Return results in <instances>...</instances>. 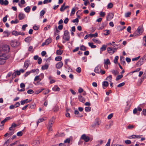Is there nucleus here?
<instances>
[{"label":"nucleus","instance_id":"obj_50","mask_svg":"<svg viewBox=\"0 0 146 146\" xmlns=\"http://www.w3.org/2000/svg\"><path fill=\"white\" fill-rule=\"evenodd\" d=\"M111 75H110L109 76L106 78V80H108L109 81H111Z\"/></svg>","mask_w":146,"mask_h":146},{"label":"nucleus","instance_id":"obj_34","mask_svg":"<svg viewBox=\"0 0 146 146\" xmlns=\"http://www.w3.org/2000/svg\"><path fill=\"white\" fill-rule=\"evenodd\" d=\"M62 58L61 56H58L56 57L55 59L56 61H60L62 60Z\"/></svg>","mask_w":146,"mask_h":146},{"label":"nucleus","instance_id":"obj_58","mask_svg":"<svg viewBox=\"0 0 146 146\" xmlns=\"http://www.w3.org/2000/svg\"><path fill=\"white\" fill-rule=\"evenodd\" d=\"M27 93L28 94H32L34 93V91L33 90L31 89H30L28 90Z\"/></svg>","mask_w":146,"mask_h":146},{"label":"nucleus","instance_id":"obj_51","mask_svg":"<svg viewBox=\"0 0 146 146\" xmlns=\"http://www.w3.org/2000/svg\"><path fill=\"white\" fill-rule=\"evenodd\" d=\"M104 31H106V33H104V35H108L110 34V31L109 30H105Z\"/></svg>","mask_w":146,"mask_h":146},{"label":"nucleus","instance_id":"obj_56","mask_svg":"<svg viewBox=\"0 0 146 146\" xmlns=\"http://www.w3.org/2000/svg\"><path fill=\"white\" fill-rule=\"evenodd\" d=\"M17 135L18 136H21L22 135L23 132L22 131H19L17 133Z\"/></svg>","mask_w":146,"mask_h":146},{"label":"nucleus","instance_id":"obj_2","mask_svg":"<svg viewBox=\"0 0 146 146\" xmlns=\"http://www.w3.org/2000/svg\"><path fill=\"white\" fill-rule=\"evenodd\" d=\"M143 31V29L142 27L139 26L137 29L135 31L134 33L136 37H137L141 35Z\"/></svg>","mask_w":146,"mask_h":146},{"label":"nucleus","instance_id":"obj_45","mask_svg":"<svg viewBox=\"0 0 146 146\" xmlns=\"http://www.w3.org/2000/svg\"><path fill=\"white\" fill-rule=\"evenodd\" d=\"M123 77V75L122 74H121V75H119L116 78V80L117 81L118 80L121 78Z\"/></svg>","mask_w":146,"mask_h":146},{"label":"nucleus","instance_id":"obj_33","mask_svg":"<svg viewBox=\"0 0 146 146\" xmlns=\"http://www.w3.org/2000/svg\"><path fill=\"white\" fill-rule=\"evenodd\" d=\"M107 47V46L106 45H103L102 47L100 48V50L104 51L106 50Z\"/></svg>","mask_w":146,"mask_h":146},{"label":"nucleus","instance_id":"obj_57","mask_svg":"<svg viewBox=\"0 0 146 146\" xmlns=\"http://www.w3.org/2000/svg\"><path fill=\"white\" fill-rule=\"evenodd\" d=\"M131 27L130 26H129L127 28V31L130 33H131Z\"/></svg>","mask_w":146,"mask_h":146},{"label":"nucleus","instance_id":"obj_42","mask_svg":"<svg viewBox=\"0 0 146 146\" xmlns=\"http://www.w3.org/2000/svg\"><path fill=\"white\" fill-rule=\"evenodd\" d=\"M48 79L50 80V83L51 84H52L55 82V81L54 80L52 79L51 76H50L49 77Z\"/></svg>","mask_w":146,"mask_h":146},{"label":"nucleus","instance_id":"obj_28","mask_svg":"<svg viewBox=\"0 0 146 146\" xmlns=\"http://www.w3.org/2000/svg\"><path fill=\"white\" fill-rule=\"evenodd\" d=\"M88 44L89 46L92 48H95L96 47V45H94L93 44V43H92L88 42Z\"/></svg>","mask_w":146,"mask_h":146},{"label":"nucleus","instance_id":"obj_37","mask_svg":"<svg viewBox=\"0 0 146 146\" xmlns=\"http://www.w3.org/2000/svg\"><path fill=\"white\" fill-rule=\"evenodd\" d=\"M29 64V62L28 61H26L25 62L24 67L26 68V69L28 67Z\"/></svg>","mask_w":146,"mask_h":146},{"label":"nucleus","instance_id":"obj_59","mask_svg":"<svg viewBox=\"0 0 146 146\" xmlns=\"http://www.w3.org/2000/svg\"><path fill=\"white\" fill-rule=\"evenodd\" d=\"M70 141V139L69 138L66 139L64 141V143H69Z\"/></svg>","mask_w":146,"mask_h":146},{"label":"nucleus","instance_id":"obj_16","mask_svg":"<svg viewBox=\"0 0 146 146\" xmlns=\"http://www.w3.org/2000/svg\"><path fill=\"white\" fill-rule=\"evenodd\" d=\"M17 125L15 123H13L11 125V127H10L9 128V130L10 131H14V129H13L15 128V127L17 126Z\"/></svg>","mask_w":146,"mask_h":146},{"label":"nucleus","instance_id":"obj_10","mask_svg":"<svg viewBox=\"0 0 146 146\" xmlns=\"http://www.w3.org/2000/svg\"><path fill=\"white\" fill-rule=\"evenodd\" d=\"M113 15L112 13H109L107 17L106 20L108 21H110L111 20L113 17Z\"/></svg>","mask_w":146,"mask_h":146},{"label":"nucleus","instance_id":"obj_30","mask_svg":"<svg viewBox=\"0 0 146 146\" xmlns=\"http://www.w3.org/2000/svg\"><path fill=\"white\" fill-rule=\"evenodd\" d=\"M48 67V65L47 64H45L42 66L41 67L42 70H44L47 69Z\"/></svg>","mask_w":146,"mask_h":146},{"label":"nucleus","instance_id":"obj_11","mask_svg":"<svg viewBox=\"0 0 146 146\" xmlns=\"http://www.w3.org/2000/svg\"><path fill=\"white\" fill-rule=\"evenodd\" d=\"M108 52L110 54H112L115 52V51L113 50V48L108 47L107 48Z\"/></svg>","mask_w":146,"mask_h":146},{"label":"nucleus","instance_id":"obj_4","mask_svg":"<svg viewBox=\"0 0 146 146\" xmlns=\"http://www.w3.org/2000/svg\"><path fill=\"white\" fill-rule=\"evenodd\" d=\"M81 139L84 140L86 142H88L90 140L89 137L86 136L85 134L82 135L81 136Z\"/></svg>","mask_w":146,"mask_h":146},{"label":"nucleus","instance_id":"obj_23","mask_svg":"<svg viewBox=\"0 0 146 146\" xmlns=\"http://www.w3.org/2000/svg\"><path fill=\"white\" fill-rule=\"evenodd\" d=\"M63 52V50L60 49L57 50L56 51V53L57 55H60L62 54Z\"/></svg>","mask_w":146,"mask_h":146},{"label":"nucleus","instance_id":"obj_38","mask_svg":"<svg viewBox=\"0 0 146 146\" xmlns=\"http://www.w3.org/2000/svg\"><path fill=\"white\" fill-rule=\"evenodd\" d=\"M80 50H82L85 51L86 50V47L83 45H82L80 46Z\"/></svg>","mask_w":146,"mask_h":146},{"label":"nucleus","instance_id":"obj_17","mask_svg":"<svg viewBox=\"0 0 146 146\" xmlns=\"http://www.w3.org/2000/svg\"><path fill=\"white\" fill-rule=\"evenodd\" d=\"M10 117H6L1 122V123L4 125L5 123L7 121L10 119Z\"/></svg>","mask_w":146,"mask_h":146},{"label":"nucleus","instance_id":"obj_52","mask_svg":"<svg viewBox=\"0 0 146 146\" xmlns=\"http://www.w3.org/2000/svg\"><path fill=\"white\" fill-rule=\"evenodd\" d=\"M18 22H19V21L17 19H16L15 20V21H14L13 20L12 21H11V24H13V23L16 24V23H18Z\"/></svg>","mask_w":146,"mask_h":146},{"label":"nucleus","instance_id":"obj_20","mask_svg":"<svg viewBox=\"0 0 146 146\" xmlns=\"http://www.w3.org/2000/svg\"><path fill=\"white\" fill-rule=\"evenodd\" d=\"M25 11L27 13H28L31 10V8L30 7L27 6L24 9Z\"/></svg>","mask_w":146,"mask_h":146},{"label":"nucleus","instance_id":"obj_49","mask_svg":"<svg viewBox=\"0 0 146 146\" xmlns=\"http://www.w3.org/2000/svg\"><path fill=\"white\" fill-rule=\"evenodd\" d=\"M17 43V41H12L11 42V45L13 46H15Z\"/></svg>","mask_w":146,"mask_h":146},{"label":"nucleus","instance_id":"obj_54","mask_svg":"<svg viewBox=\"0 0 146 146\" xmlns=\"http://www.w3.org/2000/svg\"><path fill=\"white\" fill-rule=\"evenodd\" d=\"M130 108V106H128V105H127V106L125 108V112H126Z\"/></svg>","mask_w":146,"mask_h":146},{"label":"nucleus","instance_id":"obj_3","mask_svg":"<svg viewBox=\"0 0 146 146\" xmlns=\"http://www.w3.org/2000/svg\"><path fill=\"white\" fill-rule=\"evenodd\" d=\"M70 38L69 33L67 30L65 31L63 37V38L66 41H69Z\"/></svg>","mask_w":146,"mask_h":146},{"label":"nucleus","instance_id":"obj_36","mask_svg":"<svg viewBox=\"0 0 146 146\" xmlns=\"http://www.w3.org/2000/svg\"><path fill=\"white\" fill-rule=\"evenodd\" d=\"M99 125V123H98V122L97 121L95 124L92 125L90 126V127H92V128H94L95 127V126L96 125H97L98 126V125Z\"/></svg>","mask_w":146,"mask_h":146},{"label":"nucleus","instance_id":"obj_24","mask_svg":"<svg viewBox=\"0 0 146 146\" xmlns=\"http://www.w3.org/2000/svg\"><path fill=\"white\" fill-rule=\"evenodd\" d=\"M100 68L98 67V66L96 67L95 68L94 71L96 73L99 74L100 72Z\"/></svg>","mask_w":146,"mask_h":146},{"label":"nucleus","instance_id":"obj_25","mask_svg":"<svg viewBox=\"0 0 146 146\" xmlns=\"http://www.w3.org/2000/svg\"><path fill=\"white\" fill-rule=\"evenodd\" d=\"M4 36L5 37H8L10 34V33L8 31H4L3 33Z\"/></svg>","mask_w":146,"mask_h":146},{"label":"nucleus","instance_id":"obj_61","mask_svg":"<svg viewBox=\"0 0 146 146\" xmlns=\"http://www.w3.org/2000/svg\"><path fill=\"white\" fill-rule=\"evenodd\" d=\"M125 83L124 82L121 83L119 84L117 86V87H122V86H123L125 85Z\"/></svg>","mask_w":146,"mask_h":146},{"label":"nucleus","instance_id":"obj_55","mask_svg":"<svg viewBox=\"0 0 146 146\" xmlns=\"http://www.w3.org/2000/svg\"><path fill=\"white\" fill-rule=\"evenodd\" d=\"M76 72L78 73H80L81 72V68L78 67L77 68Z\"/></svg>","mask_w":146,"mask_h":146},{"label":"nucleus","instance_id":"obj_31","mask_svg":"<svg viewBox=\"0 0 146 146\" xmlns=\"http://www.w3.org/2000/svg\"><path fill=\"white\" fill-rule=\"evenodd\" d=\"M92 40L94 42L96 43H98L99 44H100L101 43V42L99 40L93 38L92 39Z\"/></svg>","mask_w":146,"mask_h":146},{"label":"nucleus","instance_id":"obj_46","mask_svg":"<svg viewBox=\"0 0 146 146\" xmlns=\"http://www.w3.org/2000/svg\"><path fill=\"white\" fill-rule=\"evenodd\" d=\"M113 7V4L111 3H109L107 6V8L108 9H110L111 8Z\"/></svg>","mask_w":146,"mask_h":146},{"label":"nucleus","instance_id":"obj_35","mask_svg":"<svg viewBox=\"0 0 146 146\" xmlns=\"http://www.w3.org/2000/svg\"><path fill=\"white\" fill-rule=\"evenodd\" d=\"M120 60H121V64L124 65L125 64V62L124 61V59L123 57H120Z\"/></svg>","mask_w":146,"mask_h":146},{"label":"nucleus","instance_id":"obj_13","mask_svg":"<svg viewBox=\"0 0 146 146\" xmlns=\"http://www.w3.org/2000/svg\"><path fill=\"white\" fill-rule=\"evenodd\" d=\"M19 19L20 20L24 19L25 17V15L23 13H20L18 15Z\"/></svg>","mask_w":146,"mask_h":146},{"label":"nucleus","instance_id":"obj_8","mask_svg":"<svg viewBox=\"0 0 146 146\" xmlns=\"http://www.w3.org/2000/svg\"><path fill=\"white\" fill-rule=\"evenodd\" d=\"M52 41L51 39V38H48L46 41L44 42H43L42 44V46H43L45 45H48Z\"/></svg>","mask_w":146,"mask_h":146},{"label":"nucleus","instance_id":"obj_18","mask_svg":"<svg viewBox=\"0 0 146 146\" xmlns=\"http://www.w3.org/2000/svg\"><path fill=\"white\" fill-rule=\"evenodd\" d=\"M78 99L81 102H84L85 101V99L81 95L78 96Z\"/></svg>","mask_w":146,"mask_h":146},{"label":"nucleus","instance_id":"obj_40","mask_svg":"<svg viewBox=\"0 0 146 146\" xmlns=\"http://www.w3.org/2000/svg\"><path fill=\"white\" fill-rule=\"evenodd\" d=\"M108 82L107 81H104L103 82V85L106 87H107L108 86Z\"/></svg>","mask_w":146,"mask_h":146},{"label":"nucleus","instance_id":"obj_15","mask_svg":"<svg viewBox=\"0 0 146 146\" xmlns=\"http://www.w3.org/2000/svg\"><path fill=\"white\" fill-rule=\"evenodd\" d=\"M55 121V119L53 117L48 122V126H51L52 127V124L54 123Z\"/></svg>","mask_w":146,"mask_h":146},{"label":"nucleus","instance_id":"obj_26","mask_svg":"<svg viewBox=\"0 0 146 146\" xmlns=\"http://www.w3.org/2000/svg\"><path fill=\"white\" fill-rule=\"evenodd\" d=\"M28 100V99H26V100H24L23 101H22L21 102V104L22 105H24L26 103H27L28 102H30L31 101V100L29 101H27Z\"/></svg>","mask_w":146,"mask_h":146},{"label":"nucleus","instance_id":"obj_32","mask_svg":"<svg viewBox=\"0 0 146 146\" xmlns=\"http://www.w3.org/2000/svg\"><path fill=\"white\" fill-rule=\"evenodd\" d=\"M111 72L113 74H114L115 75H117L119 73V72H118V71L115 70H112L111 71Z\"/></svg>","mask_w":146,"mask_h":146},{"label":"nucleus","instance_id":"obj_22","mask_svg":"<svg viewBox=\"0 0 146 146\" xmlns=\"http://www.w3.org/2000/svg\"><path fill=\"white\" fill-rule=\"evenodd\" d=\"M52 90L53 91H58L60 90V88L57 87L56 86H55L53 88Z\"/></svg>","mask_w":146,"mask_h":146},{"label":"nucleus","instance_id":"obj_29","mask_svg":"<svg viewBox=\"0 0 146 146\" xmlns=\"http://www.w3.org/2000/svg\"><path fill=\"white\" fill-rule=\"evenodd\" d=\"M34 80L35 81H38V83L41 80V79L39 78V76H38L35 77Z\"/></svg>","mask_w":146,"mask_h":146},{"label":"nucleus","instance_id":"obj_39","mask_svg":"<svg viewBox=\"0 0 146 146\" xmlns=\"http://www.w3.org/2000/svg\"><path fill=\"white\" fill-rule=\"evenodd\" d=\"M75 10L74 8H73L72 9L71 12L70 14L71 16H72L74 15L75 13Z\"/></svg>","mask_w":146,"mask_h":146},{"label":"nucleus","instance_id":"obj_14","mask_svg":"<svg viewBox=\"0 0 146 146\" xmlns=\"http://www.w3.org/2000/svg\"><path fill=\"white\" fill-rule=\"evenodd\" d=\"M14 133V131H9L5 134L4 136L5 137L8 136V137H9L13 134Z\"/></svg>","mask_w":146,"mask_h":146},{"label":"nucleus","instance_id":"obj_6","mask_svg":"<svg viewBox=\"0 0 146 146\" xmlns=\"http://www.w3.org/2000/svg\"><path fill=\"white\" fill-rule=\"evenodd\" d=\"M10 49L9 46L7 45H4L2 46V50L4 52H9Z\"/></svg>","mask_w":146,"mask_h":146},{"label":"nucleus","instance_id":"obj_12","mask_svg":"<svg viewBox=\"0 0 146 146\" xmlns=\"http://www.w3.org/2000/svg\"><path fill=\"white\" fill-rule=\"evenodd\" d=\"M9 3L8 1L7 0H0V4L1 5H7Z\"/></svg>","mask_w":146,"mask_h":146},{"label":"nucleus","instance_id":"obj_7","mask_svg":"<svg viewBox=\"0 0 146 146\" xmlns=\"http://www.w3.org/2000/svg\"><path fill=\"white\" fill-rule=\"evenodd\" d=\"M12 34L15 36H18L19 35L23 36L25 35V33H21L15 31H14L12 32Z\"/></svg>","mask_w":146,"mask_h":146},{"label":"nucleus","instance_id":"obj_53","mask_svg":"<svg viewBox=\"0 0 146 146\" xmlns=\"http://www.w3.org/2000/svg\"><path fill=\"white\" fill-rule=\"evenodd\" d=\"M51 126H48L47 128L48 129V131L50 132L52 131V129Z\"/></svg>","mask_w":146,"mask_h":146},{"label":"nucleus","instance_id":"obj_60","mask_svg":"<svg viewBox=\"0 0 146 146\" xmlns=\"http://www.w3.org/2000/svg\"><path fill=\"white\" fill-rule=\"evenodd\" d=\"M131 14V13L130 12H128L126 13L125 14V16L126 17H129L130 15Z\"/></svg>","mask_w":146,"mask_h":146},{"label":"nucleus","instance_id":"obj_19","mask_svg":"<svg viewBox=\"0 0 146 146\" xmlns=\"http://www.w3.org/2000/svg\"><path fill=\"white\" fill-rule=\"evenodd\" d=\"M32 40L31 37L29 36L25 39V41L27 42H29Z\"/></svg>","mask_w":146,"mask_h":146},{"label":"nucleus","instance_id":"obj_1","mask_svg":"<svg viewBox=\"0 0 146 146\" xmlns=\"http://www.w3.org/2000/svg\"><path fill=\"white\" fill-rule=\"evenodd\" d=\"M9 56L7 54H3L0 56V65L3 64L5 60L9 58Z\"/></svg>","mask_w":146,"mask_h":146},{"label":"nucleus","instance_id":"obj_48","mask_svg":"<svg viewBox=\"0 0 146 146\" xmlns=\"http://www.w3.org/2000/svg\"><path fill=\"white\" fill-rule=\"evenodd\" d=\"M106 13L105 12L101 11L100 13V15L101 17H104Z\"/></svg>","mask_w":146,"mask_h":146},{"label":"nucleus","instance_id":"obj_9","mask_svg":"<svg viewBox=\"0 0 146 146\" xmlns=\"http://www.w3.org/2000/svg\"><path fill=\"white\" fill-rule=\"evenodd\" d=\"M63 65V63L61 61L57 63L56 65V68L57 69H60L62 68Z\"/></svg>","mask_w":146,"mask_h":146},{"label":"nucleus","instance_id":"obj_63","mask_svg":"<svg viewBox=\"0 0 146 146\" xmlns=\"http://www.w3.org/2000/svg\"><path fill=\"white\" fill-rule=\"evenodd\" d=\"M45 11L44 10L41 11L40 12V16L42 17L43 16L45 13Z\"/></svg>","mask_w":146,"mask_h":146},{"label":"nucleus","instance_id":"obj_47","mask_svg":"<svg viewBox=\"0 0 146 146\" xmlns=\"http://www.w3.org/2000/svg\"><path fill=\"white\" fill-rule=\"evenodd\" d=\"M58 110V106H56L53 109V111L54 112H56Z\"/></svg>","mask_w":146,"mask_h":146},{"label":"nucleus","instance_id":"obj_62","mask_svg":"<svg viewBox=\"0 0 146 146\" xmlns=\"http://www.w3.org/2000/svg\"><path fill=\"white\" fill-rule=\"evenodd\" d=\"M110 141L111 139H108V141L106 144L105 146H110Z\"/></svg>","mask_w":146,"mask_h":146},{"label":"nucleus","instance_id":"obj_27","mask_svg":"<svg viewBox=\"0 0 146 146\" xmlns=\"http://www.w3.org/2000/svg\"><path fill=\"white\" fill-rule=\"evenodd\" d=\"M89 35L91 37H94L96 38L98 36V34L97 33H96L94 34H90Z\"/></svg>","mask_w":146,"mask_h":146},{"label":"nucleus","instance_id":"obj_44","mask_svg":"<svg viewBox=\"0 0 146 146\" xmlns=\"http://www.w3.org/2000/svg\"><path fill=\"white\" fill-rule=\"evenodd\" d=\"M44 119L42 118H40L38 119V121L37 122V125H38V124L39 123L42 122L44 121Z\"/></svg>","mask_w":146,"mask_h":146},{"label":"nucleus","instance_id":"obj_21","mask_svg":"<svg viewBox=\"0 0 146 146\" xmlns=\"http://www.w3.org/2000/svg\"><path fill=\"white\" fill-rule=\"evenodd\" d=\"M111 64L110 61L109 59L104 60V64L106 65H110Z\"/></svg>","mask_w":146,"mask_h":146},{"label":"nucleus","instance_id":"obj_41","mask_svg":"<svg viewBox=\"0 0 146 146\" xmlns=\"http://www.w3.org/2000/svg\"><path fill=\"white\" fill-rule=\"evenodd\" d=\"M85 110L87 112L90 111L91 110V107L89 106L86 107L85 108Z\"/></svg>","mask_w":146,"mask_h":146},{"label":"nucleus","instance_id":"obj_43","mask_svg":"<svg viewBox=\"0 0 146 146\" xmlns=\"http://www.w3.org/2000/svg\"><path fill=\"white\" fill-rule=\"evenodd\" d=\"M119 57L118 56H116L115 57L114 60V63L115 64H117V60L118 59Z\"/></svg>","mask_w":146,"mask_h":146},{"label":"nucleus","instance_id":"obj_5","mask_svg":"<svg viewBox=\"0 0 146 146\" xmlns=\"http://www.w3.org/2000/svg\"><path fill=\"white\" fill-rule=\"evenodd\" d=\"M40 144V142L38 139H35L32 142L31 144L33 146H38Z\"/></svg>","mask_w":146,"mask_h":146},{"label":"nucleus","instance_id":"obj_64","mask_svg":"<svg viewBox=\"0 0 146 146\" xmlns=\"http://www.w3.org/2000/svg\"><path fill=\"white\" fill-rule=\"evenodd\" d=\"M134 126L132 125H129L127 126V128L129 129H131L133 128Z\"/></svg>","mask_w":146,"mask_h":146}]
</instances>
